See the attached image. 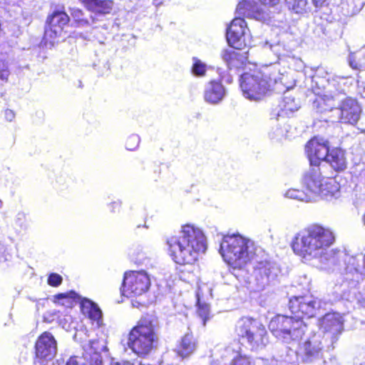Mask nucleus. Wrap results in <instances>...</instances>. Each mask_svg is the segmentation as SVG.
Masks as SVG:
<instances>
[{"label": "nucleus", "mask_w": 365, "mask_h": 365, "mask_svg": "<svg viewBox=\"0 0 365 365\" xmlns=\"http://www.w3.org/2000/svg\"><path fill=\"white\" fill-rule=\"evenodd\" d=\"M180 232L166 237L168 255L178 264L192 265L207 249L205 235L192 224L182 225Z\"/></svg>", "instance_id": "obj_1"}, {"label": "nucleus", "mask_w": 365, "mask_h": 365, "mask_svg": "<svg viewBox=\"0 0 365 365\" xmlns=\"http://www.w3.org/2000/svg\"><path fill=\"white\" fill-rule=\"evenodd\" d=\"M334 241V234L329 227L313 223L294 237L292 248L295 255L311 259L321 256Z\"/></svg>", "instance_id": "obj_2"}, {"label": "nucleus", "mask_w": 365, "mask_h": 365, "mask_svg": "<svg viewBox=\"0 0 365 365\" xmlns=\"http://www.w3.org/2000/svg\"><path fill=\"white\" fill-rule=\"evenodd\" d=\"M158 343L157 321L150 314L143 315L128 331L127 346L139 358H147L154 353Z\"/></svg>", "instance_id": "obj_3"}, {"label": "nucleus", "mask_w": 365, "mask_h": 365, "mask_svg": "<svg viewBox=\"0 0 365 365\" xmlns=\"http://www.w3.org/2000/svg\"><path fill=\"white\" fill-rule=\"evenodd\" d=\"M257 250L253 241L240 234L225 235L220 245L224 261L234 269H241L255 259Z\"/></svg>", "instance_id": "obj_4"}, {"label": "nucleus", "mask_w": 365, "mask_h": 365, "mask_svg": "<svg viewBox=\"0 0 365 365\" xmlns=\"http://www.w3.org/2000/svg\"><path fill=\"white\" fill-rule=\"evenodd\" d=\"M235 333L238 342L242 346L247 345L252 351L262 350L269 344L264 325L253 317H241L235 324Z\"/></svg>", "instance_id": "obj_5"}, {"label": "nucleus", "mask_w": 365, "mask_h": 365, "mask_svg": "<svg viewBox=\"0 0 365 365\" xmlns=\"http://www.w3.org/2000/svg\"><path fill=\"white\" fill-rule=\"evenodd\" d=\"M274 81L267 68L255 67L240 76V86L245 98L258 101L270 91Z\"/></svg>", "instance_id": "obj_6"}, {"label": "nucleus", "mask_w": 365, "mask_h": 365, "mask_svg": "<svg viewBox=\"0 0 365 365\" xmlns=\"http://www.w3.org/2000/svg\"><path fill=\"white\" fill-rule=\"evenodd\" d=\"M304 324L294 316L277 314L269 322L268 329L274 336L287 342L298 341L304 334Z\"/></svg>", "instance_id": "obj_7"}, {"label": "nucleus", "mask_w": 365, "mask_h": 365, "mask_svg": "<svg viewBox=\"0 0 365 365\" xmlns=\"http://www.w3.org/2000/svg\"><path fill=\"white\" fill-rule=\"evenodd\" d=\"M71 18L61 5L59 9L53 10L46 19L43 39L45 44L53 46L62 36L65 27L69 24Z\"/></svg>", "instance_id": "obj_8"}, {"label": "nucleus", "mask_w": 365, "mask_h": 365, "mask_svg": "<svg viewBox=\"0 0 365 365\" xmlns=\"http://www.w3.org/2000/svg\"><path fill=\"white\" fill-rule=\"evenodd\" d=\"M123 286L131 296L142 295L149 289L150 277L144 270L127 271L123 275Z\"/></svg>", "instance_id": "obj_9"}, {"label": "nucleus", "mask_w": 365, "mask_h": 365, "mask_svg": "<svg viewBox=\"0 0 365 365\" xmlns=\"http://www.w3.org/2000/svg\"><path fill=\"white\" fill-rule=\"evenodd\" d=\"M320 302L307 296L292 297L289 301V309L295 319H309L317 314Z\"/></svg>", "instance_id": "obj_10"}, {"label": "nucleus", "mask_w": 365, "mask_h": 365, "mask_svg": "<svg viewBox=\"0 0 365 365\" xmlns=\"http://www.w3.org/2000/svg\"><path fill=\"white\" fill-rule=\"evenodd\" d=\"M329 141L319 136H314L305 144V154L310 166H320L325 161L330 150Z\"/></svg>", "instance_id": "obj_11"}, {"label": "nucleus", "mask_w": 365, "mask_h": 365, "mask_svg": "<svg viewBox=\"0 0 365 365\" xmlns=\"http://www.w3.org/2000/svg\"><path fill=\"white\" fill-rule=\"evenodd\" d=\"M35 359L40 364L52 360L56 355L57 341L49 331H43L35 342Z\"/></svg>", "instance_id": "obj_12"}, {"label": "nucleus", "mask_w": 365, "mask_h": 365, "mask_svg": "<svg viewBox=\"0 0 365 365\" xmlns=\"http://www.w3.org/2000/svg\"><path fill=\"white\" fill-rule=\"evenodd\" d=\"M339 122L343 124L355 125L359 122L362 108L356 98L346 96L342 99L338 106Z\"/></svg>", "instance_id": "obj_13"}, {"label": "nucleus", "mask_w": 365, "mask_h": 365, "mask_svg": "<svg viewBox=\"0 0 365 365\" xmlns=\"http://www.w3.org/2000/svg\"><path fill=\"white\" fill-rule=\"evenodd\" d=\"M197 337L192 332L184 334L176 342L173 349L175 356L181 361H190L199 350Z\"/></svg>", "instance_id": "obj_14"}, {"label": "nucleus", "mask_w": 365, "mask_h": 365, "mask_svg": "<svg viewBox=\"0 0 365 365\" xmlns=\"http://www.w3.org/2000/svg\"><path fill=\"white\" fill-rule=\"evenodd\" d=\"M247 27L246 21L243 18L233 19L227 28L226 38L230 46L241 50L245 45L244 35Z\"/></svg>", "instance_id": "obj_15"}, {"label": "nucleus", "mask_w": 365, "mask_h": 365, "mask_svg": "<svg viewBox=\"0 0 365 365\" xmlns=\"http://www.w3.org/2000/svg\"><path fill=\"white\" fill-rule=\"evenodd\" d=\"M84 8L92 14V22L96 17L111 15L114 12L115 2L113 0H78Z\"/></svg>", "instance_id": "obj_16"}, {"label": "nucleus", "mask_w": 365, "mask_h": 365, "mask_svg": "<svg viewBox=\"0 0 365 365\" xmlns=\"http://www.w3.org/2000/svg\"><path fill=\"white\" fill-rule=\"evenodd\" d=\"M324 178L320 166H311L303 175L302 184L309 195H317Z\"/></svg>", "instance_id": "obj_17"}, {"label": "nucleus", "mask_w": 365, "mask_h": 365, "mask_svg": "<svg viewBox=\"0 0 365 365\" xmlns=\"http://www.w3.org/2000/svg\"><path fill=\"white\" fill-rule=\"evenodd\" d=\"M327 201H333L341 197V185L334 178H325L317 195Z\"/></svg>", "instance_id": "obj_18"}, {"label": "nucleus", "mask_w": 365, "mask_h": 365, "mask_svg": "<svg viewBox=\"0 0 365 365\" xmlns=\"http://www.w3.org/2000/svg\"><path fill=\"white\" fill-rule=\"evenodd\" d=\"M325 162L337 173L344 171L347 168L346 151L340 147H334L329 150Z\"/></svg>", "instance_id": "obj_19"}, {"label": "nucleus", "mask_w": 365, "mask_h": 365, "mask_svg": "<svg viewBox=\"0 0 365 365\" xmlns=\"http://www.w3.org/2000/svg\"><path fill=\"white\" fill-rule=\"evenodd\" d=\"M236 10L239 14L247 18L259 19L263 16V10L256 0H242Z\"/></svg>", "instance_id": "obj_20"}, {"label": "nucleus", "mask_w": 365, "mask_h": 365, "mask_svg": "<svg viewBox=\"0 0 365 365\" xmlns=\"http://www.w3.org/2000/svg\"><path fill=\"white\" fill-rule=\"evenodd\" d=\"M99 353L96 350L91 353L85 351L81 356H70L65 365H101Z\"/></svg>", "instance_id": "obj_21"}, {"label": "nucleus", "mask_w": 365, "mask_h": 365, "mask_svg": "<svg viewBox=\"0 0 365 365\" xmlns=\"http://www.w3.org/2000/svg\"><path fill=\"white\" fill-rule=\"evenodd\" d=\"M79 303L82 314L88 317L91 321L100 324L102 319V312L97 304L86 297H81Z\"/></svg>", "instance_id": "obj_22"}, {"label": "nucleus", "mask_w": 365, "mask_h": 365, "mask_svg": "<svg viewBox=\"0 0 365 365\" xmlns=\"http://www.w3.org/2000/svg\"><path fill=\"white\" fill-rule=\"evenodd\" d=\"M221 57L229 69L242 67L247 60L245 53L235 50L225 49L222 51Z\"/></svg>", "instance_id": "obj_23"}, {"label": "nucleus", "mask_w": 365, "mask_h": 365, "mask_svg": "<svg viewBox=\"0 0 365 365\" xmlns=\"http://www.w3.org/2000/svg\"><path fill=\"white\" fill-rule=\"evenodd\" d=\"M225 95V88L219 81H210L205 90V100L210 103L220 101Z\"/></svg>", "instance_id": "obj_24"}, {"label": "nucleus", "mask_w": 365, "mask_h": 365, "mask_svg": "<svg viewBox=\"0 0 365 365\" xmlns=\"http://www.w3.org/2000/svg\"><path fill=\"white\" fill-rule=\"evenodd\" d=\"M300 350L302 354V361L309 363L319 357L322 347L319 341L309 339L303 343Z\"/></svg>", "instance_id": "obj_25"}, {"label": "nucleus", "mask_w": 365, "mask_h": 365, "mask_svg": "<svg viewBox=\"0 0 365 365\" xmlns=\"http://www.w3.org/2000/svg\"><path fill=\"white\" fill-rule=\"evenodd\" d=\"M313 104L317 111L320 113H326L337 108L336 101L331 95L317 94Z\"/></svg>", "instance_id": "obj_26"}, {"label": "nucleus", "mask_w": 365, "mask_h": 365, "mask_svg": "<svg viewBox=\"0 0 365 365\" xmlns=\"http://www.w3.org/2000/svg\"><path fill=\"white\" fill-rule=\"evenodd\" d=\"M284 6L292 14L303 15L309 10L308 0H284Z\"/></svg>", "instance_id": "obj_27"}, {"label": "nucleus", "mask_w": 365, "mask_h": 365, "mask_svg": "<svg viewBox=\"0 0 365 365\" xmlns=\"http://www.w3.org/2000/svg\"><path fill=\"white\" fill-rule=\"evenodd\" d=\"M71 19L76 27H85L90 25V20L85 11L80 8L74 7L70 9Z\"/></svg>", "instance_id": "obj_28"}, {"label": "nucleus", "mask_w": 365, "mask_h": 365, "mask_svg": "<svg viewBox=\"0 0 365 365\" xmlns=\"http://www.w3.org/2000/svg\"><path fill=\"white\" fill-rule=\"evenodd\" d=\"M80 295L74 290H69L65 293H58L53 296V302L60 305H72L73 302H78Z\"/></svg>", "instance_id": "obj_29"}, {"label": "nucleus", "mask_w": 365, "mask_h": 365, "mask_svg": "<svg viewBox=\"0 0 365 365\" xmlns=\"http://www.w3.org/2000/svg\"><path fill=\"white\" fill-rule=\"evenodd\" d=\"M254 272L257 280L268 282L271 273L270 262L266 260L259 262Z\"/></svg>", "instance_id": "obj_30"}, {"label": "nucleus", "mask_w": 365, "mask_h": 365, "mask_svg": "<svg viewBox=\"0 0 365 365\" xmlns=\"http://www.w3.org/2000/svg\"><path fill=\"white\" fill-rule=\"evenodd\" d=\"M324 324L327 331L334 333L341 331L343 327L342 322L334 314H327L324 319Z\"/></svg>", "instance_id": "obj_31"}, {"label": "nucleus", "mask_w": 365, "mask_h": 365, "mask_svg": "<svg viewBox=\"0 0 365 365\" xmlns=\"http://www.w3.org/2000/svg\"><path fill=\"white\" fill-rule=\"evenodd\" d=\"M169 166L164 163H160L154 166L151 177L154 181L158 182L167 178L169 175Z\"/></svg>", "instance_id": "obj_32"}, {"label": "nucleus", "mask_w": 365, "mask_h": 365, "mask_svg": "<svg viewBox=\"0 0 365 365\" xmlns=\"http://www.w3.org/2000/svg\"><path fill=\"white\" fill-rule=\"evenodd\" d=\"M196 314L197 316L202 320V325L205 326L207 322L210 319V306L206 303H201L198 301Z\"/></svg>", "instance_id": "obj_33"}, {"label": "nucleus", "mask_w": 365, "mask_h": 365, "mask_svg": "<svg viewBox=\"0 0 365 365\" xmlns=\"http://www.w3.org/2000/svg\"><path fill=\"white\" fill-rule=\"evenodd\" d=\"M346 78L344 76H334L327 80L328 86L331 88H334L336 91L341 93H344L343 85L345 84Z\"/></svg>", "instance_id": "obj_34"}, {"label": "nucleus", "mask_w": 365, "mask_h": 365, "mask_svg": "<svg viewBox=\"0 0 365 365\" xmlns=\"http://www.w3.org/2000/svg\"><path fill=\"white\" fill-rule=\"evenodd\" d=\"M193 64L192 66V72L196 76H203L206 73L207 67L206 65L202 63L197 57L192 58Z\"/></svg>", "instance_id": "obj_35"}, {"label": "nucleus", "mask_w": 365, "mask_h": 365, "mask_svg": "<svg viewBox=\"0 0 365 365\" xmlns=\"http://www.w3.org/2000/svg\"><path fill=\"white\" fill-rule=\"evenodd\" d=\"M11 74L8 62L4 59H0V81L6 83Z\"/></svg>", "instance_id": "obj_36"}, {"label": "nucleus", "mask_w": 365, "mask_h": 365, "mask_svg": "<svg viewBox=\"0 0 365 365\" xmlns=\"http://www.w3.org/2000/svg\"><path fill=\"white\" fill-rule=\"evenodd\" d=\"M230 365H254V362L246 355H238L232 359Z\"/></svg>", "instance_id": "obj_37"}, {"label": "nucleus", "mask_w": 365, "mask_h": 365, "mask_svg": "<svg viewBox=\"0 0 365 365\" xmlns=\"http://www.w3.org/2000/svg\"><path fill=\"white\" fill-rule=\"evenodd\" d=\"M140 143V138L137 135H131L128 136L125 142L127 150H133L138 147Z\"/></svg>", "instance_id": "obj_38"}, {"label": "nucleus", "mask_w": 365, "mask_h": 365, "mask_svg": "<svg viewBox=\"0 0 365 365\" xmlns=\"http://www.w3.org/2000/svg\"><path fill=\"white\" fill-rule=\"evenodd\" d=\"M63 282L62 277L57 273H51L47 279V284L53 287H57L60 286Z\"/></svg>", "instance_id": "obj_39"}, {"label": "nucleus", "mask_w": 365, "mask_h": 365, "mask_svg": "<svg viewBox=\"0 0 365 365\" xmlns=\"http://www.w3.org/2000/svg\"><path fill=\"white\" fill-rule=\"evenodd\" d=\"M258 2L266 8H274L277 6L280 2L281 0H257Z\"/></svg>", "instance_id": "obj_40"}, {"label": "nucleus", "mask_w": 365, "mask_h": 365, "mask_svg": "<svg viewBox=\"0 0 365 365\" xmlns=\"http://www.w3.org/2000/svg\"><path fill=\"white\" fill-rule=\"evenodd\" d=\"M122 203L120 200L113 201L108 205L110 212L113 213H119L121 210Z\"/></svg>", "instance_id": "obj_41"}, {"label": "nucleus", "mask_w": 365, "mask_h": 365, "mask_svg": "<svg viewBox=\"0 0 365 365\" xmlns=\"http://www.w3.org/2000/svg\"><path fill=\"white\" fill-rule=\"evenodd\" d=\"M112 365H153V364H150L149 363H143L141 361H138L135 364V363H131L130 361H122L121 363L117 362Z\"/></svg>", "instance_id": "obj_42"}, {"label": "nucleus", "mask_w": 365, "mask_h": 365, "mask_svg": "<svg viewBox=\"0 0 365 365\" xmlns=\"http://www.w3.org/2000/svg\"><path fill=\"white\" fill-rule=\"evenodd\" d=\"M4 116L9 121H11L15 118V113L10 109H6L4 111Z\"/></svg>", "instance_id": "obj_43"}, {"label": "nucleus", "mask_w": 365, "mask_h": 365, "mask_svg": "<svg viewBox=\"0 0 365 365\" xmlns=\"http://www.w3.org/2000/svg\"><path fill=\"white\" fill-rule=\"evenodd\" d=\"M312 1L314 6L318 9L321 8L323 6L325 0H312Z\"/></svg>", "instance_id": "obj_44"}, {"label": "nucleus", "mask_w": 365, "mask_h": 365, "mask_svg": "<svg viewBox=\"0 0 365 365\" xmlns=\"http://www.w3.org/2000/svg\"><path fill=\"white\" fill-rule=\"evenodd\" d=\"M293 192H296V190H293ZM289 192H290V195L292 197L299 199V200L303 199L302 195L300 194L299 191H297L296 194H294L291 190H289Z\"/></svg>", "instance_id": "obj_45"}, {"label": "nucleus", "mask_w": 365, "mask_h": 365, "mask_svg": "<svg viewBox=\"0 0 365 365\" xmlns=\"http://www.w3.org/2000/svg\"><path fill=\"white\" fill-rule=\"evenodd\" d=\"M350 66L354 69H360L361 66L358 65L356 63H354L353 61H350Z\"/></svg>", "instance_id": "obj_46"}, {"label": "nucleus", "mask_w": 365, "mask_h": 365, "mask_svg": "<svg viewBox=\"0 0 365 365\" xmlns=\"http://www.w3.org/2000/svg\"><path fill=\"white\" fill-rule=\"evenodd\" d=\"M96 343H98V341H90V344H91V346H93V345L94 344H96Z\"/></svg>", "instance_id": "obj_47"}, {"label": "nucleus", "mask_w": 365, "mask_h": 365, "mask_svg": "<svg viewBox=\"0 0 365 365\" xmlns=\"http://www.w3.org/2000/svg\"><path fill=\"white\" fill-rule=\"evenodd\" d=\"M327 122H329V121H334L332 119H326L325 120Z\"/></svg>", "instance_id": "obj_48"}]
</instances>
